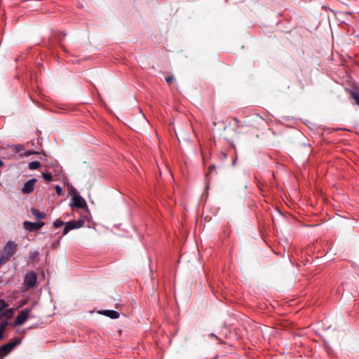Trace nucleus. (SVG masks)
<instances>
[{"label":"nucleus","instance_id":"30","mask_svg":"<svg viewBox=\"0 0 359 359\" xmlns=\"http://www.w3.org/2000/svg\"><path fill=\"white\" fill-rule=\"evenodd\" d=\"M34 306H29V309H32V311L33 310Z\"/></svg>","mask_w":359,"mask_h":359},{"label":"nucleus","instance_id":"17","mask_svg":"<svg viewBox=\"0 0 359 359\" xmlns=\"http://www.w3.org/2000/svg\"><path fill=\"white\" fill-rule=\"evenodd\" d=\"M42 177L47 182H50L53 180L52 174L50 172H43Z\"/></svg>","mask_w":359,"mask_h":359},{"label":"nucleus","instance_id":"29","mask_svg":"<svg viewBox=\"0 0 359 359\" xmlns=\"http://www.w3.org/2000/svg\"><path fill=\"white\" fill-rule=\"evenodd\" d=\"M26 332H27V330H23L22 331V333H25Z\"/></svg>","mask_w":359,"mask_h":359},{"label":"nucleus","instance_id":"18","mask_svg":"<svg viewBox=\"0 0 359 359\" xmlns=\"http://www.w3.org/2000/svg\"><path fill=\"white\" fill-rule=\"evenodd\" d=\"M65 224V222L62 221L60 219H57L53 222V226L55 228H59V227L64 226Z\"/></svg>","mask_w":359,"mask_h":359},{"label":"nucleus","instance_id":"12","mask_svg":"<svg viewBox=\"0 0 359 359\" xmlns=\"http://www.w3.org/2000/svg\"><path fill=\"white\" fill-rule=\"evenodd\" d=\"M73 229H79L83 226L84 220L80 219L79 220H72L69 222Z\"/></svg>","mask_w":359,"mask_h":359},{"label":"nucleus","instance_id":"22","mask_svg":"<svg viewBox=\"0 0 359 359\" xmlns=\"http://www.w3.org/2000/svg\"><path fill=\"white\" fill-rule=\"evenodd\" d=\"M174 77L172 76H168L165 78V81L167 83H170L173 80Z\"/></svg>","mask_w":359,"mask_h":359},{"label":"nucleus","instance_id":"28","mask_svg":"<svg viewBox=\"0 0 359 359\" xmlns=\"http://www.w3.org/2000/svg\"><path fill=\"white\" fill-rule=\"evenodd\" d=\"M4 165V163L1 160H0V167Z\"/></svg>","mask_w":359,"mask_h":359},{"label":"nucleus","instance_id":"8","mask_svg":"<svg viewBox=\"0 0 359 359\" xmlns=\"http://www.w3.org/2000/svg\"><path fill=\"white\" fill-rule=\"evenodd\" d=\"M15 309L14 308H6L4 310H2L1 315L3 318H5V320H7L11 319L14 316Z\"/></svg>","mask_w":359,"mask_h":359},{"label":"nucleus","instance_id":"16","mask_svg":"<svg viewBox=\"0 0 359 359\" xmlns=\"http://www.w3.org/2000/svg\"><path fill=\"white\" fill-rule=\"evenodd\" d=\"M64 229L62 230V236H65L66 234H67L69 231L72 230V227L71 226L69 222H65V225H64Z\"/></svg>","mask_w":359,"mask_h":359},{"label":"nucleus","instance_id":"7","mask_svg":"<svg viewBox=\"0 0 359 359\" xmlns=\"http://www.w3.org/2000/svg\"><path fill=\"white\" fill-rule=\"evenodd\" d=\"M36 182V179H35V178H32V179L29 180L28 181H27L24 184L22 188L21 189L22 192L23 194H27L32 193L34 189V184H35Z\"/></svg>","mask_w":359,"mask_h":359},{"label":"nucleus","instance_id":"9","mask_svg":"<svg viewBox=\"0 0 359 359\" xmlns=\"http://www.w3.org/2000/svg\"><path fill=\"white\" fill-rule=\"evenodd\" d=\"M99 313L107 316L111 319H117L120 316L119 313L115 310H101L99 311Z\"/></svg>","mask_w":359,"mask_h":359},{"label":"nucleus","instance_id":"14","mask_svg":"<svg viewBox=\"0 0 359 359\" xmlns=\"http://www.w3.org/2000/svg\"><path fill=\"white\" fill-rule=\"evenodd\" d=\"M351 96L354 100L355 103L359 107V91L351 92Z\"/></svg>","mask_w":359,"mask_h":359},{"label":"nucleus","instance_id":"20","mask_svg":"<svg viewBox=\"0 0 359 359\" xmlns=\"http://www.w3.org/2000/svg\"><path fill=\"white\" fill-rule=\"evenodd\" d=\"M38 154L37 151H32V150H27L26 151H25L24 153L21 154L20 156H23V157H27V156H29L32 154Z\"/></svg>","mask_w":359,"mask_h":359},{"label":"nucleus","instance_id":"10","mask_svg":"<svg viewBox=\"0 0 359 359\" xmlns=\"http://www.w3.org/2000/svg\"><path fill=\"white\" fill-rule=\"evenodd\" d=\"M31 212L37 219H42L46 215L45 212H41L34 208H31Z\"/></svg>","mask_w":359,"mask_h":359},{"label":"nucleus","instance_id":"21","mask_svg":"<svg viewBox=\"0 0 359 359\" xmlns=\"http://www.w3.org/2000/svg\"><path fill=\"white\" fill-rule=\"evenodd\" d=\"M55 189L56 194L58 196L62 194V189L60 186H59V185L55 186Z\"/></svg>","mask_w":359,"mask_h":359},{"label":"nucleus","instance_id":"32","mask_svg":"<svg viewBox=\"0 0 359 359\" xmlns=\"http://www.w3.org/2000/svg\"><path fill=\"white\" fill-rule=\"evenodd\" d=\"M1 149V147L0 146V150Z\"/></svg>","mask_w":359,"mask_h":359},{"label":"nucleus","instance_id":"13","mask_svg":"<svg viewBox=\"0 0 359 359\" xmlns=\"http://www.w3.org/2000/svg\"><path fill=\"white\" fill-rule=\"evenodd\" d=\"M41 167V163L40 162L37 161H32L30 163H29L28 164V168L29 170H36L38 168H39Z\"/></svg>","mask_w":359,"mask_h":359},{"label":"nucleus","instance_id":"3","mask_svg":"<svg viewBox=\"0 0 359 359\" xmlns=\"http://www.w3.org/2000/svg\"><path fill=\"white\" fill-rule=\"evenodd\" d=\"M70 194L72 196L71 206L78 208H85L87 207L86 201L77 193L75 189L71 190Z\"/></svg>","mask_w":359,"mask_h":359},{"label":"nucleus","instance_id":"1","mask_svg":"<svg viewBox=\"0 0 359 359\" xmlns=\"http://www.w3.org/2000/svg\"><path fill=\"white\" fill-rule=\"evenodd\" d=\"M17 250L18 245L13 241H8L0 252L1 259H6L7 261L10 260V259L16 253Z\"/></svg>","mask_w":359,"mask_h":359},{"label":"nucleus","instance_id":"31","mask_svg":"<svg viewBox=\"0 0 359 359\" xmlns=\"http://www.w3.org/2000/svg\"><path fill=\"white\" fill-rule=\"evenodd\" d=\"M16 332H17V333H20V330H16Z\"/></svg>","mask_w":359,"mask_h":359},{"label":"nucleus","instance_id":"15","mask_svg":"<svg viewBox=\"0 0 359 359\" xmlns=\"http://www.w3.org/2000/svg\"><path fill=\"white\" fill-rule=\"evenodd\" d=\"M11 148L15 153H20V151L25 150V147L22 144H13L11 146Z\"/></svg>","mask_w":359,"mask_h":359},{"label":"nucleus","instance_id":"24","mask_svg":"<svg viewBox=\"0 0 359 359\" xmlns=\"http://www.w3.org/2000/svg\"><path fill=\"white\" fill-rule=\"evenodd\" d=\"M37 254L38 253L36 252H29V257L33 259H34L35 255H37Z\"/></svg>","mask_w":359,"mask_h":359},{"label":"nucleus","instance_id":"25","mask_svg":"<svg viewBox=\"0 0 359 359\" xmlns=\"http://www.w3.org/2000/svg\"><path fill=\"white\" fill-rule=\"evenodd\" d=\"M211 337H215L217 339H218L219 341H220L222 343H223V341L218 337H217L214 333H212L210 334V335Z\"/></svg>","mask_w":359,"mask_h":359},{"label":"nucleus","instance_id":"23","mask_svg":"<svg viewBox=\"0 0 359 359\" xmlns=\"http://www.w3.org/2000/svg\"><path fill=\"white\" fill-rule=\"evenodd\" d=\"M27 303V300L26 299H22L20 301V305H19V308L20 307H22L24 305H25Z\"/></svg>","mask_w":359,"mask_h":359},{"label":"nucleus","instance_id":"2","mask_svg":"<svg viewBox=\"0 0 359 359\" xmlns=\"http://www.w3.org/2000/svg\"><path fill=\"white\" fill-rule=\"evenodd\" d=\"M22 339L19 337H15L6 344L0 346V358L3 359L5 356L8 355L14 348L20 344Z\"/></svg>","mask_w":359,"mask_h":359},{"label":"nucleus","instance_id":"26","mask_svg":"<svg viewBox=\"0 0 359 359\" xmlns=\"http://www.w3.org/2000/svg\"><path fill=\"white\" fill-rule=\"evenodd\" d=\"M60 239H61V237H60L57 239V241L53 244V246H55L56 245L59 244Z\"/></svg>","mask_w":359,"mask_h":359},{"label":"nucleus","instance_id":"6","mask_svg":"<svg viewBox=\"0 0 359 359\" xmlns=\"http://www.w3.org/2000/svg\"><path fill=\"white\" fill-rule=\"evenodd\" d=\"M44 224H45L43 222H32L29 221H25L23 222L24 228L29 232H34L39 230L42 226H44Z\"/></svg>","mask_w":359,"mask_h":359},{"label":"nucleus","instance_id":"5","mask_svg":"<svg viewBox=\"0 0 359 359\" xmlns=\"http://www.w3.org/2000/svg\"><path fill=\"white\" fill-rule=\"evenodd\" d=\"M37 276L33 271H29L26 273L24 278V284L28 287L35 286L36 283Z\"/></svg>","mask_w":359,"mask_h":359},{"label":"nucleus","instance_id":"27","mask_svg":"<svg viewBox=\"0 0 359 359\" xmlns=\"http://www.w3.org/2000/svg\"><path fill=\"white\" fill-rule=\"evenodd\" d=\"M57 37L59 38V41H61V38L64 37V35H62L61 34H58V36Z\"/></svg>","mask_w":359,"mask_h":359},{"label":"nucleus","instance_id":"19","mask_svg":"<svg viewBox=\"0 0 359 359\" xmlns=\"http://www.w3.org/2000/svg\"><path fill=\"white\" fill-rule=\"evenodd\" d=\"M8 306V303L4 299H0V313H1L2 310L7 308Z\"/></svg>","mask_w":359,"mask_h":359},{"label":"nucleus","instance_id":"4","mask_svg":"<svg viewBox=\"0 0 359 359\" xmlns=\"http://www.w3.org/2000/svg\"><path fill=\"white\" fill-rule=\"evenodd\" d=\"M32 309H25L21 311L16 316L15 321L12 323V326L16 327L24 324L29 318Z\"/></svg>","mask_w":359,"mask_h":359},{"label":"nucleus","instance_id":"11","mask_svg":"<svg viewBox=\"0 0 359 359\" xmlns=\"http://www.w3.org/2000/svg\"><path fill=\"white\" fill-rule=\"evenodd\" d=\"M8 321L7 320H2L0 322V341L4 339L5 337V330L6 327L8 325Z\"/></svg>","mask_w":359,"mask_h":359}]
</instances>
